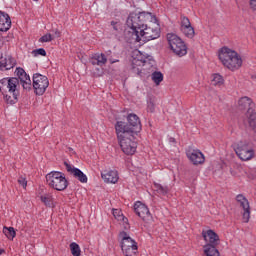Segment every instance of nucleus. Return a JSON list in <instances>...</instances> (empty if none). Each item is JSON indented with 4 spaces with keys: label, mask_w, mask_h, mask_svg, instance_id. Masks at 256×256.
Segmentation results:
<instances>
[{
    "label": "nucleus",
    "mask_w": 256,
    "mask_h": 256,
    "mask_svg": "<svg viewBox=\"0 0 256 256\" xmlns=\"http://www.w3.org/2000/svg\"><path fill=\"white\" fill-rule=\"evenodd\" d=\"M20 82L17 77H6L0 80V93L8 105H15L19 99Z\"/></svg>",
    "instance_id": "obj_1"
},
{
    "label": "nucleus",
    "mask_w": 256,
    "mask_h": 256,
    "mask_svg": "<svg viewBox=\"0 0 256 256\" xmlns=\"http://www.w3.org/2000/svg\"><path fill=\"white\" fill-rule=\"evenodd\" d=\"M218 59L229 71H239L243 67V57L227 46H223L218 50Z\"/></svg>",
    "instance_id": "obj_2"
},
{
    "label": "nucleus",
    "mask_w": 256,
    "mask_h": 256,
    "mask_svg": "<svg viewBox=\"0 0 256 256\" xmlns=\"http://www.w3.org/2000/svg\"><path fill=\"white\" fill-rule=\"evenodd\" d=\"M151 19V13L149 12H139L138 14L132 12L129 14L126 25L131 29L132 39H135L136 33H139L143 27H145V23Z\"/></svg>",
    "instance_id": "obj_3"
},
{
    "label": "nucleus",
    "mask_w": 256,
    "mask_h": 256,
    "mask_svg": "<svg viewBox=\"0 0 256 256\" xmlns=\"http://www.w3.org/2000/svg\"><path fill=\"white\" fill-rule=\"evenodd\" d=\"M115 131H122V133L136 134L141 132V120L137 114H128L127 122L117 121L115 124Z\"/></svg>",
    "instance_id": "obj_4"
},
{
    "label": "nucleus",
    "mask_w": 256,
    "mask_h": 256,
    "mask_svg": "<svg viewBox=\"0 0 256 256\" xmlns=\"http://www.w3.org/2000/svg\"><path fill=\"white\" fill-rule=\"evenodd\" d=\"M116 135L123 153H125V155H135L137 151V142L133 141V137H135V134H127L126 132L120 130L116 131Z\"/></svg>",
    "instance_id": "obj_5"
},
{
    "label": "nucleus",
    "mask_w": 256,
    "mask_h": 256,
    "mask_svg": "<svg viewBox=\"0 0 256 256\" xmlns=\"http://www.w3.org/2000/svg\"><path fill=\"white\" fill-rule=\"evenodd\" d=\"M47 185L55 191H65L69 187V181L63 174V172L52 171L46 175Z\"/></svg>",
    "instance_id": "obj_6"
},
{
    "label": "nucleus",
    "mask_w": 256,
    "mask_h": 256,
    "mask_svg": "<svg viewBox=\"0 0 256 256\" xmlns=\"http://www.w3.org/2000/svg\"><path fill=\"white\" fill-rule=\"evenodd\" d=\"M119 238L121 239V249L125 256L137 255L139 246H137L135 239L131 238L125 231L119 233Z\"/></svg>",
    "instance_id": "obj_7"
},
{
    "label": "nucleus",
    "mask_w": 256,
    "mask_h": 256,
    "mask_svg": "<svg viewBox=\"0 0 256 256\" xmlns=\"http://www.w3.org/2000/svg\"><path fill=\"white\" fill-rule=\"evenodd\" d=\"M160 35L161 33L159 32V29L147 26V24H145L139 32H136L133 39L137 43H147L149 41L159 39Z\"/></svg>",
    "instance_id": "obj_8"
},
{
    "label": "nucleus",
    "mask_w": 256,
    "mask_h": 256,
    "mask_svg": "<svg viewBox=\"0 0 256 256\" xmlns=\"http://www.w3.org/2000/svg\"><path fill=\"white\" fill-rule=\"evenodd\" d=\"M167 41L171 51H173L175 55L178 57H185V55H187V45H185L181 37L174 33H169L167 34Z\"/></svg>",
    "instance_id": "obj_9"
},
{
    "label": "nucleus",
    "mask_w": 256,
    "mask_h": 256,
    "mask_svg": "<svg viewBox=\"0 0 256 256\" xmlns=\"http://www.w3.org/2000/svg\"><path fill=\"white\" fill-rule=\"evenodd\" d=\"M32 87L34 89L35 95H45V91L49 87V78L40 73H35L32 78Z\"/></svg>",
    "instance_id": "obj_10"
},
{
    "label": "nucleus",
    "mask_w": 256,
    "mask_h": 256,
    "mask_svg": "<svg viewBox=\"0 0 256 256\" xmlns=\"http://www.w3.org/2000/svg\"><path fill=\"white\" fill-rule=\"evenodd\" d=\"M234 151L239 159H241L242 161H249L255 156V152L253 151V149L249 148V146L245 142H239L235 147Z\"/></svg>",
    "instance_id": "obj_11"
},
{
    "label": "nucleus",
    "mask_w": 256,
    "mask_h": 256,
    "mask_svg": "<svg viewBox=\"0 0 256 256\" xmlns=\"http://www.w3.org/2000/svg\"><path fill=\"white\" fill-rule=\"evenodd\" d=\"M134 211L144 223H151L153 221V215H151V212L149 211V207L147 205L143 204L141 201H138L134 204Z\"/></svg>",
    "instance_id": "obj_12"
},
{
    "label": "nucleus",
    "mask_w": 256,
    "mask_h": 256,
    "mask_svg": "<svg viewBox=\"0 0 256 256\" xmlns=\"http://www.w3.org/2000/svg\"><path fill=\"white\" fill-rule=\"evenodd\" d=\"M202 237L206 243L203 246V249H207V247H215V249H217V245L221 243V239L219 238V235L215 233V231H213L212 229L203 230Z\"/></svg>",
    "instance_id": "obj_13"
},
{
    "label": "nucleus",
    "mask_w": 256,
    "mask_h": 256,
    "mask_svg": "<svg viewBox=\"0 0 256 256\" xmlns=\"http://www.w3.org/2000/svg\"><path fill=\"white\" fill-rule=\"evenodd\" d=\"M236 201L244 211L242 213L243 222L249 223V219H251V207L249 206V200H247L243 194H238L236 196Z\"/></svg>",
    "instance_id": "obj_14"
},
{
    "label": "nucleus",
    "mask_w": 256,
    "mask_h": 256,
    "mask_svg": "<svg viewBox=\"0 0 256 256\" xmlns=\"http://www.w3.org/2000/svg\"><path fill=\"white\" fill-rule=\"evenodd\" d=\"M180 31L188 39L195 37V28L191 25V20L187 16L180 17Z\"/></svg>",
    "instance_id": "obj_15"
},
{
    "label": "nucleus",
    "mask_w": 256,
    "mask_h": 256,
    "mask_svg": "<svg viewBox=\"0 0 256 256\" xmlns=\"http://www.w3.org/2000/svg\"><path fill=\"white\" fill-rule=\"evenodd\" d=\"M186 156L192 165H203L205 163V154L199 149L189 148L186 151Z\"/></svg>",
    "instance_id": "obj_16"
},
{
    "label": "nucleus",
    "mask_w": 256,
    "mask_h": 256,
    "mask_svg": "<svg viewBox=\"0 0 256 256\" xmlns=\"http://www.w3.org/2000/svg\"><path fill=\"white\" fill-rule=\"evenodd\" d=\"M15 74L20 80V84L22 85L24 91H31L33 84L31 83V77L25 72V70L21 67L16 68Z\"/></svg>",
    "instance_id": "obj_17"
},
{
    "label": "nucleus",
    "mask_w": 256,
    "mask_h": 256,
    "mask_svg": "<svg viewBox=\"0 0 256 256\" xmlns=\"http://www.w3.org/2000/svg\"><path fill=\"white\" fill-rule=\"evenodd\" d=\"M64 165L66 167V171H68V173L70 175H72V177H74L75 179L80 181V183H87V181H88L87 175H85V173H83V171H81V169L75 168V166H73L67 162H65Z\"/></svg>",
    "instance_id": "obj_18"
},
{
    "label": "nucleus",
    "mask_w": 256,
    "mask_h": 256,
    "mask_svg": "<svg viewBox=\"0 0 256 256\" xmlns=\"http://www.w3.org/2000/svg\"><path fill=\"white\" fill-rule=\"evenodd\" d=\"M17 65L15 58L11 55H4L0 54V71H9L13 69Z\"/></svg>",
    "instance_id": "obj_19"
},
{
    "label": "nucleus",
    "mask_w": 256,
    "mask_h": 256,
    "mask_svg": "<svg viewBox=\"0 0 256 256\" xmlns=\"http://www.w3.org/2000/svg\"><path fill=\"white\" fill-rule=\"evenodd\" d=\"M238 108L240 111H245L247 109V113H251L253 109H255V103L253 99L244 96L238 100Z\"/></svg>",
    "instance_id": "obj_20"
},
{
    "label": "nucleus",
    "mask_w": 256,
    "mask_h": 256,
    "mask_svg": "<svg viewBox=\"0 0 256 256\" xmlns=\"http://www.w3.org/2000/svg\"><path fill=\"white\" fill-rule=\"evenodd\" d=\"M101 177L105 183L115 184L119 181V173L117 170H104L101 172Z\"/></svg>",
    "instance_id": "obj_21"
},
{
    "label": "nucleus",
    "mask_w": 256,
    "mask_h": 256,
    "mask_svg": "<svg viewBox=\"0 0 256 256\" xmlns=\"http://www.w3.org/2000/svg\"><path fill=\"white\" fill-rule=\"evenodd\" d=\"M11 29V17L7 12L0 11V31L7 33Z\"/></svg>",
    "instance_id": "obj_22"
},
{
    "label": "nucleus",
    "mask_w": 256,
    "mask_h": 256,
    "mask_svg": "<svg viewBox=\"0 0 256 256\" xmlns=\"http://www.w3.org/2000/svg\"><path fill=\"white\" fill-rule=\"evenodd\" d=\"M92 65H98L99 67H103L107 63V56L104 53H96L92 55Z\"/></svg>",
    "instance_id": "obj_23"
},
{
    "label": "nucleus",
    "mask_w": 256,
    "mask_h": 256,
    "mask_svg": "<svg viewBox=\"0 0 256 256\" xmlns=\"http://www.w3.org/2000/svg\"><path fill=\"white\" fill-rule=\"evenodd\" d=\"M145 65H147V60H143L140 58H133V60H132V69L138 75H141V68H139V67H145Z\"/></svg>",
    "instance_id": "obj_24"
},
{
    "label": "nucleus",
    "mask_w": 256,
    "mask_h": 256,
    "mask_svg": "<svg viewBox=\"0 0 256 256\" xmlns=\"http://www.w3.org/2000/svg\"><path fill=\"white\" fill-rule=\"evenodd\" d=\"M112 214L114 215L115 219H117V221H123L125 229H129L128 219L125 218V216H123V213H121V210L113 209Z\"/></svg>",
    "instance_id": "obj_25"
},
{
    "label": "nucleus",
    "mask_w": 256,
    "mask_h": 256,
    "mask_svg": "<svg viewBox=\"0 0 256 256\" xmlns=\"http://www.w3.org/2000/svg\"><path fill=\"white\" fill-rule=\"evenodd\" d=\"M154 191L158 193V195H167L169 193V186H163V184L154 183Z\"/></svg>",
    "instance_id": "obj_26"
},
{
    "label": "nucleus",
    "mask_w": 256,
    "mask_h": 256,
    "mask_svg": "<svg viewBox=\"0 0 256 256\" xmlns=\"http://www.w3.org/2000/svg\"><path fill=\"white\" fill-rule=\"evenodd\" d=\"M248 123L252 129H256V113L255 109H253L251 112L246 113Z\"/></svg>",
    "instance_id": "obj_27"
},
{
    "label": "nucleus",
    "mask_w": 256,
    "mask_h": 256,
    "mask_svg": "<svg viewBox=\"0 0 256 256\" xmlns=\"http://www.w3.org/2000/svg\"><path fill=\"white\" fill-rule=\"evenodd\" d=\"M205 256H221L219 249L211 246H207L206 249H203Z\"/></svg>",
    "instance_id": "obj_28"
},
{
    "label": "nucleus",
    "mask_w": 256,
    "mask_h": 256,
    "mask_svg": "<svg viewBox=\"0 0 256 256\" xmlns=\"http://www.w3.org/2000/svg\"><path fill=\"white\" fill-rule=\"evenodd\" d=\"M151 79L155 85H161V82L163 81V73L155 71L152 73Z\"/></svg>",
    "instance_id": "obj_29"
},
{
    "label": "nucleus",
    "mask_w": 256,
    "mask_h": 256,
    "mask_svg": "<svg viewBox=\"0 0 256 256\" xmlns=\"http://www.w3.org/2000/svg\"><path fill=\"white\" fill-rule=\"evenodd\" d=\"M223 83H225V80L223 79V76H221V74H213L212 85H215L216 87H221Z\"/></svg>",
    "instance_id": "obj_30"
},
{
    "label": "nucleus",
    "mask_w": 256,
    "mask_h": 256,
    "mask_svg": "<svg viewBox=\"0 0 256 256\" xmlns=\"http://www.w3.org/2000/svg\"><path fill=\"white\" fill-rule=\"evenodd\" d=\"M3 233L4 235H6L7 239H10V240L15 239V235H17V233L15 232V228L13 227H4Z\"/></svg>",
    "instance_id": "obj_31"
},
{
    "label": "nucleus",
    "mask_w": 256,
    "mask_h": 256,
    "mask_svg": "<svg viewBox=\"0 0 256 256\" xmlns=\"http://www.w3.org/2000/svg\"><path fill=\"white\" fill-rule=\"evenodd\" d=\"M70 250H71V254L73 256H80L81 255V247H79V244H77L76 242H72L70 244Z\"/></svg>",
    "instance_id": "obj_32"
},
{
    "label": "nucleus",
    "mask_w": 256,
    "mask_h": 256,
    "mask_svg": "<svg viewBox=\"0 0 256 256\" xmlns=\"http://www.w3.org/2000/svg\"><path fill=\"white\" fill-rule=\"evenodd\" d=\"M31 54L32 57H39V55H41L42 57H47V51H45V48H38L36 50H33Z\"/></svg>",
    "instance_id": "obj_33"
},
{
    "label": "nucleus",
    "mask_w": 256,
    "mask_h": 256,
    "mask_svg": "<svg viewBox=\"0 0 256 256\" xmlns=\"http://www.w3.org/2000/svg\"><path fill=\"white\" fill-rule=\"evenodd\" d=\"M147 112L148 113H155V99L149 98L147 100Z\"/></svg>",
    "instance_id": "obj_34"
},
{
    "label": "nucleus",
    "mask_w": 256,
    "mask_h": 256,
    "mask_svg": "<svg viewBox=\"0 0 256 256\" xmlns=\"http://www.w3.org/2000/svg\"><path fill=\"white\" fill-rule=\"evenodd\" d=\"M40 200L42 203H44V205H46V207H51V196L43 195L40 197Z\"/></svg>",
    "instance_id": "obj_35"
},
{
    "label": "nucleus",
    "mask_w": 256,
    "mask_h": 256,
    "mask_svg": "<svg viewBox=\"0 0 256 256\" xmlns=\"http://www.w3.org/2000/svg\"><path fill=\"white\" fill-rule=\"evenodd\" d=\"M53 41V36L51 34H46V35H43L40 39H39V42L40 43H49Z\"/></svg>",
    "instance_id": "obj_36"
},
{
    "label": "nucleus",
    "mask_w": 256,
    "mask_h": 256,
    "mask_svg": "<svg viewBox=\"0 0 256 256\" xmlns=\"http://www.w3.org/2000/svg\"><path fill=\"white\" fill-rule=\"evenodd\" d=\"M18 183H19V185H21L23 187V189H27V178L20 177L18 179Z\"/></svg>",
    "instance_id": "obj_37"
},
{
    "label": "nucleus",
    "mask_w": 256,
    "mask_h": 256,
    "mask_svg": "<svg viewBox=\"0 0 256 256\" xmlns=\"http://www.w3.org/2000/svg\"><path fill=\"white\" fill-rule=\"evenodd\" d=\"M111 26L113 27L114 31H119V23L112 21Z\"/></svg>",
    "instance_id": "obj_38"
},
{
    "label": "nucleus",
    "mask_w": 256,
    "mask_h": 256,
    "mask_svg": "<svg viewBox=\"0 0 256 256\" xmlns=\"http://www.w3.org/2000/svg\"><path fill=\"white\" fill-rule=\"evenodd\" d=\"M250 7L253 11H256V0H250Z\"/></svg>",
    "instance_id": "obj_39"
},
{
    "label": "nucleus",
    "mask_w": 256,
    "mask_h": 256,
    "mask_svg": "<svg viewBox=\"0 0 256 256\" xmlns=\"http://www.w3.org/2000/svg\"><path fill=\"white\" fill-rule=\"evenodd\" d=\"M109 62L111 63V65H113L114 63H119V59L110 58Z\"/></svg>",
    "instance_id": "obj_40"
},
{
    "label": "nucleus",
    "mask_w": 256,
    "mask_h": 256,
    "mask_svg": "<svg viewBox=\"0 0 256 256\" xmlns=\"http://www.w3.org/2000/svg\"><path fill=\"white\" fill-rule=\"evenodd\" d=\"M3 253H5V249L0 248V255H3Z\"/></svg>",
    "instance_id": "obj_41"
},
{
    "label": "nucleus",
    "mask_w": 256,
    "mask_h": 256,
    "mask_svg": "<svg viewBox=\"0 0 256 256\" xmlns=\"http://www.w3.org/2000/svg\"><path fill=\"white\" fill-rule=\"evenodd\" d=\"M172 141H175V138H172Z\"/></svg>",
    "instance_id": "obj_42"
},
{
    "label": "nucleus",
    "mask_w": 256,
    "mask_h": 256,
    "mask_svg": "<svg viewBox=\"0 0 256 256\" xmlns=\"http://www.w3.org/2000/svg\"><path fill=\"white\" fill-rule=\"evenodd\" d=\"M172 141H175V138H172Z\"/></svg>",
    "instance_id": "obj_43"
}]
</instances>
